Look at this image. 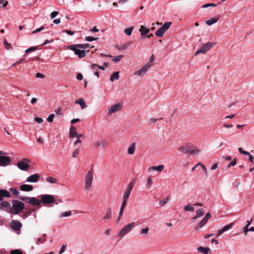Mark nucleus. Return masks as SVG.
I'll return each instance as SVG.
<instances>
[{
	"label": "nucleus",
	"mask_w": 254,
	"mask_h": 254,
	"mask_svg": "<svg viewBox=\"0 0 254 254\" xmlns=\"http://www.w3.org/2000/svg\"><path fill=\"white\" fill-rule=\"evenodd\" d=\"M11 195L9 191L6 190H0V209L6 210L8 211V208L10 207V203L8 201H3V197H10Z\"/></svg>",
	"instance_id": "1"
},
{
	"label": "nucleus",
	"mask_w": 254,
	"mask_h": 254,
	"mask_svg": "<svg viewBox=\"0 0 254 254\" xmlns=\"http://www.w3.org/2000/svg\"><path fill=\"white\" fill-rule=\"evenodd\" d=\"M12 207L11 212L14 214H17L20 213L25 208L23 202L21 201L15 199L12 201Z\"/></svg>",
	"instance_id": "2"
},
{
	"label": "nucleus",
	"mask_w": 254,
	"mask_h": 254,
	"mask_svg": "<svg viewBox=\"0 0 254 254\" xmlns=\"http://www.w3.org/2000/svg\"><path fill=\"white\" fill-rule=\"evenodd\" d=\"M78 44H73L69 45L67 47V49L74 52V54L77 55L79 59H82L86 56V53L89 52L88 50L86 51L85 50H81V48H79Z\"/></svg>",
	"instance_id": "3"
},
{
	"label": "nucleus",
	"mask_w": 254,
	"mask_h": 254,
	"mask_svg": "<svg viewBox=\"0 0 254 254\" xmlns=\"http://www.w3.org/2000/svg\"><path fill=\"white\" fill-rule=\"evenodd\" d=\"M18 198L19 200L25 201L33 206H39L41 204V200L35 197H30L28 196H19Z\"/></svg>",
	"instance_id": "4"
},
{
	"label": "nucleus",
	"mask_w": 254,
	"mask_h": 254,
	"mask_svg": "<svg viewBox=\"0 0 254 254\" xmlns=\"http://www.w3.org/2000/svg\"><path fill=\"white\" fill-rule=\"evenodd\" d=\"M93 146L97 149L99 147L102 149L107 148L109 145V141L104 138H98V139L94 141L92 143Z\"/></svg>",
	"instance_id": "5"
},
{
	"label": "nucleus",
	"mask_w": 254,
	"mask_h": 254,
	"mask_svg": "<svg viewBox=\"0 0 254 254\" xmlns=\"http://www.w3.org/2000/svg\"><path fill=\"white\" fill-rule=\"evenodd\" d=\"M216 44V42H207L204 44H203L200 49L196 51L194 55L197 56V55L202 53L205 54L207 51H208L210 49H211L213 46H214Z\"/></svg>",
	"instance_id": "6"
},
{
	"label": "nucleus",
	"mask_w": 254,
	"mask_h": 254,
	"mask_svg": "<svg viewBox=\"0 0 254 254\" xmlns=\"http://www.w3.org/2000/svg\"><path fill=\"white\" fill-rule=\"evenodd\" d=\"M93 172L92 170L89 171L85 177L84 188L87 190H90L92 187L93 179Z\"/></svg>",
	"instance_id": "7"
},
{
	"label": "nucleus",
	"mask_w": 254,
	"mask_h": 254,
	"mask_svg": "<svg viewBox=\"0 0 254 254\" xmlns=\"http://www.w3.org/2000/svg\"><path fill=\"white\" fill-rule=\"evenodd\" d=\"M135 223L132 222L130 224H128L124 227L120 231L118 236L119 237H123L125 236L126 234H128L130 232L132 228L134 227Z\"/></svg>",
	"instance_id": "8"
},
{
	"label": "nucleus",
	"mask_w": 254,
	"mask_h": 254,
	"mask_svg": "<svg viewBox=\"0 0 254 254\" xmlns=\"http://www.w3.org/2000/svg\"><path fill=\"white\" fill-rule=\"evenodd\" d=\"M172 23L171 22H166L157 30L155 33V35L158 37H162L166 31L169 29Z\"/></svg>",
	"instance_id": "9"
},
{
	"label": "nucleus",
	"mask_w": 254,
	"mask_h": 254,
	"mask_svg": "<svg viewBox=\"0 0 254 254\" xmlns=\"http://www.w3.org/2000/svg\"><path fill=\"white\" fill-rule=\"evenodd\" d=\"M40 196L41 203L45 205L51 204L56 201L54 196L51 194H43Z\"/></svg>",
	"instance_id": "10"
},
{
	"label": "nucleus",
	"mask_w": 254,
	"mask_h": 254,
	"mask_svg": "<svg viewBox=\"0 0 254 254\" xmlns=\"http://www.w3.org/2000/svg\"><path fill=\"white\" fill-rule=\"evenodd\" d=\"M152 65V64L147 63L139 70L134 72V75L141 76H143Z\"/></svg>",
	"instance_id": "11"
},
{
	"label": "nucleus",
	"mask_w": 254,
	"mask_h": 254,
	"mask_svg": "<svg viewBox=\"0 0 254 254\" xmlns=\"http://www.w3.org/2000/svg\"><path fill=\"white\" fill-rule=\"evenodd\" d=\"M210 217V213L209 212L207 213L202 220L197 224V226L195 227V230L196 231H198L200 228H202L206 224Z\"/></svg>",
	"instance_id": "12"
},
{
	"label": "nucleus",
	"mask_w": 254,
	"mask_h": 254,
	"mask_svg": "<svg viewBox=\"0 0 254 254\" xmlns=\"http://www.w3.org/2000/svg\"><path fill=\"white\" fill-rule=\"evenodd\" d=\"M122 107V104L119 103L113 105L108 109V115H111L113 113H117V112L121 110Z\"/></svg>",
	"instance_id": "13"
},
{
	"label": "nucleus",
	"mask_w": 254,
	"mask_h": 254,
	"mask_svg": "<svg viewBox=\"0 0 254 254\" xmlns=\"http://www.w3.org/2000/svg\"><path fill=\"white\" fill-rule=\"evenodd\" d=\"M11 228L15 231L20 230L22 225L18 220H12L10 223Z\"/></svg>",
	"instance_id": "14"
},
{
	"label": "nucleus",
	"mask_w": 254,
	"mask_h": 254,
	"mask_svg": "<svg viewBox=\"0 0 254 254\" xmlns=\"http://www.w3.org/2000/svg\"><path fill=\"white\" fill-rule=\"evenodd\" d=\"M10 163V158L8 156L0 155V166H8Z\"/></svg>",
	"instance_id": "15"
},
{
	"label": "nucleus",
	"mask_w": 254,
	"mask_h": 254,
	"mask_svg": "<svg viewBox=\"0 0 254 254\" xmlns=\"http://www.w3.org/2000/svg\"><path fill=\"white\" fill-rule=\"evenodd\" d=\"M40 179V175L38 174H34L28 177L26 181L30 183H37Z\"/></svg>",
	"instance_id": "16"
},
{
	"label": "nucleus",
	"mask_w": 254,
	"mask_h": 254,
	"mask_svg": "<svg viewBox=\"0 0 254 254\" xmlns=\"http://www.w3.org/2000/svg\"><path fill=\"white\" fill-rule=\"evenodd\" d=\"M234 225V223H231L228 225H227L225 226L224 227H223L222 229H221L217 233L216 235V237H218L221 235H222L223 233L229 230V229H231Z\"/></svg>",
	"instance_id": "17"
},
{
	"label": "nucleus",
	"mask_w": 254,
	"mask_h": 254,
	"mask_svg": "<svg viewBox=\"0 0 254 254\" xmlns=\"http://www.w3.org/2000/svg\"><path fill=\"white\" fill-rule=\"evenodd\" d=\"M18 168L23 171H26L28 169L29 165L26 162L23 161H19L17 164Z\"/></svg>",
	"instance_id": "18"
},
{
	"label": "nucleus",
	"mask_w": 254,
	"mask_h": 254,
	"mask_svg": "<svg viewBox=\"0 0 254 254\" xmlns=\"http://www.w3.org/2000/svg\"><path fill=\"white\" fill-rule=\"evenodd\" d=\"M20 190L23 191H30L33 190V187L32 185L24 184L20 186Z\"/></svg>",
	"instance_id": "19"
},
{
	"label": "nucleus",
	"mask_w": 254,
	"mask_h": 254,
	"mask_svg": "<svg viewBox=\"0 0 254 254\" xmlns=\"http://www.w3.org/2000/svg\"><path fill=\"white\" fill-rule=\"evenodd\" d=\"M200 152L198 147L189 144V152L191 154H198Z\"/></svg>",
	"instance_id": "20"
},
{
	"label": "nucleus",
	"mask_w": 254,
	"mask_h": 254,
	"mask_svg": "<svg viewBox=\"0 0 254 254\" xmlns=\"http://www.w3.org/2000/svg\"><path fill=\"white\" fill-rule=\"evenodd\" d=\"M77 132L76 131V128L74 126L70 127L69 128V135L71 138H74L77 136Z\"/></svg>",
	"instance_id": "21"
},
{
	"label": "nucleus",
	"mask_w": 254,
	"mask_h": 254,
	"mask_svg": "<svg viewBox=\"0 0 254 254\" xmlns=\"http://www.w3.org/2000/svg\"><path fill=\"white\" fill-rule=\"evenodd\" d=\"M75 104H79L82 109H84L87 107V105L84 99L82 98H80L75 101Z\"/></svg>",
	"instance_id": "22"
},
{
	"label": "nucleus",
	"mask_w": 254,
	"mask_h": 254,
	"mask_svg": "<svg viewBox=\"0 0 254 254\" xmlns=\"http://www.w3.org/2000/svg\"><path fill=\"white\" fill-rule=\"evenodd\" d=\"M131 42L126 43L123 45H117L116 46V48L119 51L126 50L130 44Z\"/></svg>",
	"instance_id": "23"
},
{
	"label": "nucleus",
	"mask_w": 254,
	"mask_h": 254,
	"mask_svg": "<svg viewBox=\"0 0 254 254\" xmlns=\"http://www.w3.org/2000/svg\"><path fill=\"white\" fill-rule=\"evenodd\" d=\"M112 217V208L111 207H109L107 209L106 214L104 217H103V220H109Z\"/></svg>",
	"instance_id": "24"
},
{
	"label": "nucleus",
	"mask_w": 254,
	"mask_h": 254,
	"mask_svg": "<svg viewBox=\"0 0 254 254\" xmlns=\"http://www.w3.org/2000/svg\"><path fill=\"white\" fill-rule=\"evenodd\" d=\"M136 143L135 142H133L131 144L130 146L127 149V152L129 154L132 155L135 152Z\"/></svg>",
	"instance_id": "25"
},
{
	"label": "nucleus",
	"mask_w": 254,
	"mask_h": 254,
	"mask_svg": "<svg viewBox=\"0 0 254 254\" xmlns=\"http://www.w3.org/2000/svg\"><path fill=\"white\" fill-rule=\"evenodd\" d=\"M204 215L203 210L202 209H198L196 211V215L192 218V220H195L197 218L202 217Z\"/></svg>",
	"instance_id": "26"
},
{
	"label": "nucleus",
	"mask_w": 254,
	"mask_h": 254,
	"mask_svg": "<svg viewBox=\"0 0 254 254\" xmlns=\"http://www.w3.org/2000/svg\"><path fill=\"white\" fill-rule=\"evenodd\" d=\"M131 190L127 188L126 190H125L123 196V200H127L129 198V196L130 195V192L131 191Z\"/></svg>",
	"instance_id": "27"
},
{
	"label": "nucleus",
	"mask_w": 254,
	"mask_h": 254,
	"mask_svg": "<svg viewBox=\"0 0 254 254\" xmlns=\"http://www.w3.org/2000/svg\"><path fill=\"white\" fill-rule=\"evenodd\" d=\"M164 168V166L163 165H159L157 166H152L149 168V170H152L154 171H157L158 172H161Z\"/></svg>",
	"instance_id": "28"
},
{
	"label": "nucleus",
	"mask_w": 254,
	"mask_h": 254,
	"mask_svg": "<svg viewBox=\"0 0 254 254\" xmlns=\"http://www.w3.org/2000/svg\"><path fill=\"white\" fill-rule=\"evenodd\" d=\"M119 71H116L112 73L110 77V80L113 82L115 80H118L119 79Z\"/></svg>",
	"instance_id": "29"
},
{
	"label": "nucleus",
	"mask_w": 254,
	"mask_h": 254,
	"mask_svg": "<svg viewBox=\"0 0 254 254\" xmlns=\"http://www.w3.org/2000/svg\"><path fill=\"white\" fill-rule=\"evenodd\" d=\"M179 150L180 152L183 153H186L187 152H189V144L187 145L186 146H181L179 147Z\"/></svg>",
	"instance_id": "30"
},
{
	"label": "nucleus",
	"mask_w": 254,
	"mask_h": 254,
	"mask_svg": "<svg viewBox=\"0 0 254 254\" xmlns=\"http://www.w3.org/2000/svg\"><path fill=\"white\" fill-rule=\"evenodd\" d=\"M209 248L199 247L197 248V250L199 252L202 253L203 254H208V251H209Z\"/></svg>",
	"instance_id": "31"
},
{
	"label": "nucleus",
	"mask_w": 254,
	"mask_h": 254,
	"mask_svg": "<svg viewBox=\"0 0 254 254\" xmlns=\"http://www.w3.org/2000/svg\"><path fill=\"white\" fill-rule=\"evenodd\" d=\"M219 19V17L211 18V19L207 20L206 21V23L208 25H211L213 24L214 23L217 22L218 21Z\"/></svg>",
	"instance_id": "32"
},
{
	"label": "nucleus",
	"mask_w": 254,
	"mask_h": 254,
	"mask_svg": "<svg viewBox=\"0 0 254 254\" xmlns=\"http://www.w3.org/2000/svg\"><path fill=\"white\" fill-rule=\"evenodd\" d=\"M46 181L50 184H57L58 180L52 177H48L46 178Z\"/></svg>",
	"instance_id": "33"
},
{
	"label": "nucleus",
	"mask_w": 254,
	"mask_h": 254,
	"mask_svg": "<svg viewBox=\"0 0 254 254\" xmlns=\"http://www.w3.org/2000/svg\"><path fill=\"white\" fill-rule=\"evenodd\" d=\"M3 44L4 45L5 48L7 50H12V47L11 44L8 43V42L6 41V40L5 39H4L3 40Z\"/></svg>",
	"instance_id": "34"
},
{
	"label": "nucleus",
	"mask_w": 254,
	"mask_h": 254,
	"mask_svg": "<svg viewBox=\"0 0 254 254\" xmlns=\"http://www.w3.org/2000/svg\"><path fill=\"white\" fill-rule=\"evenodd\" d=\"M139 31V32H142L144 34H147L149 32L150 29L147 28L143 25H141Z\"/></svg>",
	"instance_id": "35"
},
{
	"label": "nucleus",
	"mask_w": 254,
	"mask_h": 254,
	"mask_svg": "<svg viewBox=\"0 0 254 254\" xmlns=\"http://www.w3.org/2000/svg\"><path fill=\"white\" fill-rule=\"evenodd\" d=\"M78 47L79 48H81V49H86L87 48H93L94 47L93 46H91V47H90V44H88V43H86V44H78Z\"/></svg>",
	"instance_id": "36"
},
{
	"label": "nucleus",
	"mask_w": 254,
	"mask_h": 254,
	"mask_svg": "<svg viewBox=\"0 0 254 254\" xmlns=\"http://www.w3.org/2000/svg\"><path fill=\"white\" fill-rule=\"evenodd\" d=\"M133 29V27H129L125 29L124 32L127 36L131 35L132 30Z\"/></svg>",
	"instance_id": "37"
},
{
	"label": "nucleus",
	"mask_w": 254,
	"mask_h": 254,
	"mask_svg": "<svg viewBox=\"0 0 254 254\" xmlns=\"http://www.w3.org/2000/svg\"><path fill=\"white\" fill-rule=\"evenodd\" d=\"M98 68L102 70H105V67L104 66H100V65H97V64H92L91 65V69L92 70H94V68Z\"/></svg>",
	"instance_id": "38"
},
{
	"label": "nucleus",
	"mask_w": 254,
	"mask_h": 254,
	"mask_svg": "<svg viewBox=\"0 0 254 254\" xmlns=\"http://www.w3.org/2000/svg\"><path fill=\"white\" fill-rule=\"evenodd\" d=\"M184 209L187 211L193 212L194 210V208L190 204H188L184 206Z\"/></svg>",
	"instance_id": "39"
},
{
	"label": "nucleus",
	"mask_w": 254,
	"mask_h": 254,
	"mask_svg": "<svg viewBox=\"0 0 254 254\" xmlns=\"http://www.w3.org/2000/svg\"><path fill=\"white\" fill-rule=\"evenodd\" d=\"M124 57L123 55H119L117 57H113V61L114 63H118Z\"/></svg>",
	"instance_id": "40"
},
{
	"label": "nucleus",
	"mask_w": 254,
	"mask_h": 254,
	"mask_svg": "<svg viewBox=\"0 0 254 254\" xmlns=\"http://www.w3.org/2000/svg\"><path fill=\"white\" fill-rule=\"evenodd\" d=\"M37 49H38L37 47H36V46L31 47L29 48H28L27 50H26V51H25V55L27 54H28V53H29L30 52H34V51L37 50Z\"/></svg>",
	"instance_id": "41"
},
{
	"label": "nucleus",
	"mask_w": 254,
	"mask_h": 254,
	"mask_svg": "<svg viewBox=\"0 0 254 254\" xmlns=\"http://www.w3.org/2000/svg\"><path fill=\"white\" fill-rule=\"evenodd\" d=\"M9 190L14 195H17L19 193L18 190L15 188H11Z\"/></svg>",
	"instance_id": "42"
},
{
	"label": "nucleus",
	"mask_w": 254,
	"mask_h": 254,
	"mask_svg": "<svg viewBox=\"0 0 254 254\" xmlns=\"http://www.w3.org/2000/svg\"><path fill=\"white\" fill-rule=\"evenodd\" d=\"M152 180L150 177H148L147 179L146 187L148 189H150L151 187Z\"/></svg>",
	"instance_id": "43"
},
{
	"label": "nucleus",
	"mask_w": 254,
	"mask_h": 254,
	"mask_svg": "<svg viewBox=\"0 0 254 254\" xmlns=\"http://www.w3.org/2000/svg\"><path fill=\"white\" fill-rule=\"evenodd\" d=\"M71 215V212L70 211H65L62 213L60 214V217H68Z\"/></svg>",
	"instance_id": "44"
},
{
	"label": "nucleus",
	"mask_w": 254,
	"mask_h": 254,
	"mask_svg": "<svg viewBox=\"0 0 254 254\" xmlns=\"http://www.w3.org/2000/svg\"><path fill=\"white\" fill-rule=\"evenodd\" d=\"M168 200L169 198L168 197L161 200L159 202L160 205L161 206H164L168 202Z\"/></svg>",
	"instance_id": "45"
},
{
	"label": "nucleus",
	"mask_w": 254,
	"mask_h": 254,
	"mask_svg": "<svg viewBox=\"0 0 254 254\" xmlns=\"http://www.w3.org/2000/svg\"><path fill=\"white\" fill-rule=\"evenodd\" d=\"M98 39V38H94L91 36H86L85 38V40L88 42H91L94 40H97Z\"/></svg>",
	"instance_id": "46"
},
{
	"label": "nucleus",
	"mask_w": 254,
	"mask_h": 254,
	"mask_svg": "<svg viewBox=\"0 0 254 254\" xmlns=\"http://www.w3.org/2000/svg\"><path fill=\"white\" fill-rule=\"evenodd\" d=\"M237 163V158H234L228 165L227 168H229L231 166H234Z\"/></svg>",
	"instance_id": "47"
},
{
	"label": "nucleus",
	"mask_w": 254,
	"mask_h": 254,
	"mask_svg": "<svg viewBox=\"0 0 254 254\" xmlns=\"http://www.w3.org/2000/svg\"><path fill=\"white\" fill-rule=\"evenodd\" d=\"M135 181H136L135 179L132 180V181L131 182H130L129 184H128L127 188L132 190L133 188V186L134 185Z\"/></svg>",
	"instance_id": "48"
},
{
	"label": "nucleus",
	"mask_w": 254,
	"mask_h": 254,
	"mask_svg": "<svg viewBox=\"0 0 254 254\" xmlns=\"http://www.w3.org/2000/svg\"><path fill=\"white\" fill-rule=\"evenodd\" d=\"M149 231V228L148 227H146L143 228L141 231V233L142 235H146Z\"/></svg>",
	"instance_id": "49"
},
{
	"label": "nucleus",
	"mask_w": 254,
	"mask_h": 254,
	"mask_svg": "<svg viewBox=\"0 0 254 254\" xmlns=\"http://www.w3.org/2000/svg\"><path fill=\"white\" fill-rule=\"evenodd\" d=\"M54 117H55V115L54 114L50 115L49 116L48 118H47V121L49 123L53 122Z\"/></svg>",
	"instance_id": "50"
},
{
	"label": "nucleus",
	"mask_w": 254,
	"mask_h": 254,
	"mask_svg": "<svg viewBox=\"0 0 254 254\" xmlns=\"http://www.w3.org/2000/svg\"><path fill=\"white\" fill-rule=\"evenodd\" d=\"M79 150L78 149H75L72 153V157L73 158H76L78 154H79Z\"/></svg>",
	"instance_id": "51"
},
{
	"label": "nucleus",
	"mask_w": 254,
	"mask_h": 254,
	"mask_svg": "<svg viewBox=\"0 0 254 254\" xmlns=\"http://www.w3.org/2000/svg\"><path fill=\"white\" fill-rule=\"evenodd\" d=\"M127 200H123L122 204L120 209L124 210L125 207L127 205Z\"/></svg>",
	"instance_id": "52"
},
{
	"label": "nucleus",
	"mask_w": 254,
	"mask_h": 254,
	"mask_svg": "<svg viewBox=\"0 0 254 254\" xmlns=\"http://www.w3.org/2000/svg\"><path fill=\"white\" fill-rule=\"evenodd\" d=\"M127 200H123L122 204L120 209L124 210L125 207L127 205Z\"/></svg>",
	"instance_id": "53"
},
{
	"label": "nucleus",
	"mask_w": 254,
	"mask_h": 254,
	"mask_svg": "<svg viewBox=\"0 0 254 254\" xmlns=\"http://www.w3.org/2000/svg\"><path fill=\"white\" fill-rule=\"evenodd\" d=\"M59 14V12L57 11H54L52 12L50 14V17L52 19L56 17Z\"/></svg>",
	"instance_id": "54"
},
{
	"label": "nucleus",
	"mask_w": 254,
	"mask_h": 254,
	"mask_svg": "<svg viewBox=\"0 0 254 254\" xmlns=\"http://www.w3.org/2000/svg\"><path fill=\"white\" fill-rule=\"evenodd\" d=\"M216 6V4H215V3H207V4H204L202 6V7L203 8H207V7H208L209 6Z\"/></svg>",
	"instance_id": "55"
},
{
	"label": "nucleus",
	"mask_w": 254,
	"mask_h": 254,
	"mask_svg": "<svg viewBox=\"0 0 254 254\" xmlns=\"http://www.w3.org/2000/svg\"><path fill=\"white\" fill-rule=\"evenodd\" d=\"M238 150H239V151L240 152V153L241 154H244V155H249V152L247 151H244L243 150L242 148H241V147H239L238 148Z\"/></svg>",
	"instance_id": "56"
},
{
	"label": "nucleus",
	"mask_w": 254,
	"mask_h": 254,
	"mask_svg": "<svg viewBox=\"0 0 254 254\" xmlns=\"http://www.w3.org/2000/svg\"><path fill=\"white\" fill-rule=\"evenodd\" d=\"M66 247V245H63L62 246V248L59 253V254H62L64 252L65 249Z\"/></svg>",
	"instance_id": "57"
},
{
	"label": "nucleus",
	"mask_w": 254,
	"mask_h": 254,
	"mask_svg": "<svg viewBox=\"0 0 254 254\" xmlns=\"http://www.w3.org/2000/svg\"><path fill=\"white\" fill-rule=\"evenodd\" d=\"M10 254H22V253L19 250H14L11 251Z\"/></svg>",
	"instance_id": "58"
},
{
	"label": "nucleus",
	"mask_w": 254,
	"mask_h": 254,
	"mask_svg": "<svg viewBox=\"0 0 254 254\" xmlns=\"http://www.w3.org/2000/svg\"><path fill=\"white\" fill-rule=\"evenodd\" d=\"M34 120L37 123L39 124H41L43 122V120L41 118L36 117L34 118Z\"/></svg>",
	"instance_id": "59"
},
{
	"label": "nucleus",
	"mask_w": 254,
	"mask_h": 254,
	"mask_svg": "<svg viewBox=\"0 0 254 254\" xmlns=\"http://www.w3.org/2000/svg\"><path fill=\"white\" fill-rule=\"evenodd\" d=\"M46 239H44V240L43 241L42 240V238H38L37 239V242H36V244H39L40 243H44V242H45L46 241Z\"/></svg>",
	"instance_id": "60"
},
{
	"label": "nucleus",
	"mask_w": 254,
	"mask_h": 254,
	"mask_svg": "<svg viewBox=\"0 0 254 254\" xmlns=\"http://www.w3.org/2000/svg\"><path fill=\"white\" fill-rule=\"evenodd\" d=\"M198 165H200L201 166V168L204 170L205 175H207V170H206V168L205 166L203 164L201 163H198Z\"/></svg>",
	"instance_id": "61"
},
{
	"label": "nucleus",
	"mask_w": 254,
	"mask_h": 254,
	"mask_svg": "<svg viewBox=\"0 0 254 254\" xmlns=\"http://www.w3.org/2000/svg\"><path fill=\"white\" fill-rule=\"evenodd\" d=\"M4 0H0V4H2V5H1L0 7H5L7 4L8 2L6 1H5V2L3 3Z\"/></svg>",
	"instance_id": "62"
},
{
	"label": "nucleus",
	"mask_w": 254,
	"mask_h": 254,
	"mask_svg": "<svg viewBox=\"0 0 254 254\" xmlns=\"http://www.w3.org/2000/svg\"><path fill=\"white\" fill-rule=\"evenodd\" d=\"M44 27L43 26H41V27H40L39 28H38L37 29H36L35 30L33 31L32 32V33L33 34H35V33H36L37 32H40L41 31H42L43 29H44Z\"/></svg>",
	"instance_id": "63"
},
{
	"label": "nucleus",
	"mask_w": 254,
	"mask_h": 254,
	"mask_svg": "<svg viewBox=\"0 0 254 254\" xmlns=\"http://www.w3.org/2000/svg\"><path fill=\"white\" fill-rule=\"evenodd\" d=\"M64 32L66 33V34L69 35H73L74 34V32L73 31L69 30H65Z\"/></svg>",
	"instance_id": "64"
}]
</instances>
